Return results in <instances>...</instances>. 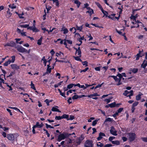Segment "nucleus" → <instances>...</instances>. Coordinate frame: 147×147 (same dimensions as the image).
<instances>
[{"label":"nucleus","instance_id":"f257e3e1","mask_svg":"<svg viewBox=\"0 0 147 147\" xmlns=\"http://www.w3.org/2000/svg\"><path fill=\"white\" fill-rule=\"evenodd\" d=\"M70 134H68V133L64 132L63 133L59 135L57 140L59 142H60L61 140H64L65 138H68V136Z\"/></svg>","mask_w":147,"mask_h":147},{"label":"nucleus","instance_id":"f03ea898","mask_svg":"<svg viewBox=\"0 0 147 147\" xmlns=\"http://www.w3.org/2000/svg\"><path fill=\"white\" fill-rule=\"evenodd\" d=\"M17 135L15 134H8L7 135V138L10 141L13 142L17 140Z\"/></svg>","mask_w":147,"mask_h":147},{"label":"nucleus","instance_id":"7ed1b4c3","mask_svg":"<svg viewBox=\"0 0 147 147\" xmlns=\"http://www.w3.org/2000/svg\"><path fill=\"white\" fill-rule=\"evenodd\" d=\"M129 136V140L130 142L134 141L136 137V134L134 133H129L128 134Z\"/></svg>","mask_w":147,"mask_h":147},{"label":"nucleus","instance_id":"20e7f679","mask_svg":"<svg viewBox=\"0 0 147 147\" xmlns=\"http://www.w3.org/2000/svg\"><path fill=\"white\" fill-rule=\"evenodd\" d=\"M15 48L17 49L18 51L20 53H23L27 52V50L26 49L21 46L16 47Z\"/></svg>","mask_w":147,"mask_h":147},{"label":"nucleus","instance_id":"39448f33","mask_svg":"<svg viewBox=\"0 0 147 147\" xmlns=\"http://www.w3.org/2000/svg\"><path fill=\"white\" fill-rule=\"evenodd\" d=\"M16 45V43L14 41H11L9 42H8L4 45V46L6 47L7 46H9L12 47H15Z\"/></svg>","mask_w":147,"mask_h":147},{"label":"nucleus","instance_id":"423d86ee","mask_svg":"<svg viewBox=\"0 0 147 147\" xmlns=\"http://www.w3.org/2000/svg\"><path fill=\"white\" fill-rule=\"evenodd\" d=\"M92 141L89 140H87L84 144L85 147H93V144Z\"/></svg>","mask_w":147,"mask_h":147},{"label":"nucleus","instance_id":"0eeeda50","mask_svg":"<svg viewBox=\"0 0 147 147\" xmlns=\"http://www.w3.org/2000/svg\"><path fill=\"white\" fill-rule=\"evenodd\" d=\"M110 133L113 135L116 136L117 135V131L115 130L114 126H112L111 127V129L110 130Z\"/></svg>","mask_w":147,"mask_h":147},{"label":"nucleus","instance_id":"6e6552de","mask_svg":"<svg viewBox=\"0 0 147 147\" xmlns=\"http://www.w3.org/2000/svg\"><path fill=\"white\" fill-rule=\"evenodd\" d=\"M117 76L119 77V82L116 84L117 86H119L121 85L122 84V83L121 82V81L122 78V75L120 73H118L117 75Z\"/></svg>","mask_w":147,"mask_h":147},{"label":"nucleus","instance_id":"1a4fd4ad","mask_svg":"<svg viewBox=\"0 0 147 147\" xmlns=\"http://www.w3.org/2000/svg\"><path fill=\"white\" fill-rule=\"evenodd\" d=\"M86 96V95H82L80 96H78L77 95H75L72 97V99L73 100H75L79 98H81Z\"/></svg>","mask_w":147,"mask_h":147},{"label":"nucleus","instance_id":"9d476101","mask_svg":"<svg viewBox=\"0 0 147 147\" xmlns=\"http://www.w3.org/2000/svg\"><path fill=\"white\" fill-rule=\"evenodd\" d=\"M103 136H105V134L102 132H100L99 133V136L97 137V140L98 141H100L102 138Z\"/></svg>","mask_w":147,"mask_h":147},{"label":"nucleus","instance_id":"9b49d317","mask_svg":"<svg viewBox=\"0 0 147 147\" xmlns=\"http://www.w3.org/2000/svg\"><path fill=\"white\" fill-rule=\"evenodd\" d=\"M11 68L13 69L18 70L20 69L19 66L16 64H12L11 65Z\"/></svg>","mask_w":147,"mask_h":147},{"label":"nucleus","instance_id":"f8f14e48","mask_svg":"<svg viewBox=\"0 0 147 147\" xmlns=\"http://www.w3.org/2000/svg\"><path fill=\"white\" fill-rule=\"evenodd\" d=\"M28 29H29V30H32L33 32H37L39 31L36 27H32L31 26L30 27H29Z\"/></svg>","mask_w":147,"mask_h":147},{"label":"nucleus","instance_id":"ddd939ff","mask_svg":"<svg viewBox=\"0 0 147 147\" xmlns=\"http://www.w3.org/2000/svg\"><path fill=\"white\" fill-rule=\"evenodd\" d=\"M139 94L136 96V100L138 101L141 98V96L143 95V94L141 92H139Z\"/></svg>","mask_w":147,"mask_h":147},{"label":"nucleus","instance_id":"4468645a","mask_svg":"<svg viewBox=\"0 0 147 147\" xmlns=\"http://www.w3.org/2000/svg\"><path fill=\"white\" fill-rule=\"evenodd\" d=\"M35 125L38 128H41L44 125V124L42 122L40 124H39V123L38 122H36V123Z\"/></svg>","mask_w":147,"mask_h":147},{"label":"nucleus","instance_id":"2eb2a0df","mask_svg":"<svg viewBox=\"0 0 147 147\" xmlns=\"http://www.w3.org/2000/svg\"><path fill=\"white\" fill-rule=\"evenodd\" d=\"M99 96V95L97 93H94L92 94H91L90 95H88L86 96H88L89 98H92V97L93 96Z\"/></svg>","mask_w":147,"mask_h":147},{"label":"nucleus","instance_id":"dca6fc26","mask_svg":"<svg viewBox=\"0 0 147 147\" xmlns=\"http://www.w3.org/2000/svg\"><path fill=\"white\" fill-rule=\"evenodd\" d=\"M51 110L53 111L57 112L60 113L61 112V111H60L58 109L54 107H53L52 108Z\"/></svg>","mask_w":147,"mask_h":147},{"label":"nucleus","instance_id":"f3484780","mask_svg":"<svg viewBox=\"0 0 147 147\" xmlns=\"http://www.w3.org/2000/svg\"><path fill=\"white\" fill-rule=\"evenodd\" d=\"M145 61V60H144L143 61V63L141 65V67L143 68H145L147 66V62H146V63H144Z\"/></svg>","mask_w":147,"mask_h":147},{"label":"nucleus","instance_id":"a211bd4d","mask_svg":"<svg viewBox=\"0 0 147 147\" xmlns=\"http://www.w3.org/2000/svg\"><path fill=\"white\" fill-rule=\"evenodd\" d=\"M113 122L114 121L113 120V119L111 118L108 117L107 118H106L104 121V123L107 122Z\"/></svg>","mask_w":147,"mask_h":147},{"label":"nucleus","instance_id":"6ab92c4d","mask_svg":"<svg viewBox=\"0 0 147 147\" xmlns=\"http://www.w3.org/2000/svg\"><path fill=\"white\" fill-rule=\"evenodd\" d=\"M74 3L77 4L78 8H79L81 4V2H79L78 0H74Z\"/></svg>","mask_w":147,"mask_h":147},{"label":"nucleus","instance_id":"aec40b11","mask_svg":"<svg viewBox=\"0 0 147 147\" xmlns=\"http://www.w3.org/2000/svg\"><path fill=\"white\" fill-rule=\"evenodd\" d=\"M130 71H131L133 73L135 74L138 72V69L136 68H131L130 69Z\"/></svg>","mask_w":147,"mask_h":147},{"label":"nucleus","instance_id":"412c9836","mask_svg":"<svg viewBox=\"0 0 147 147\" xmlns=\"http://www.w3.org/2000/svg\"><path fill=\"white\" fill-rule=\"evenodd\" d=\"M80 57V56H73L74 58L77 61H80L81 62H82V60L80 58V57Z\"/></svg>","mask_w":147,"mask_h":147},{"label":"nucleus","instance_id":"4be33fe9","mask_svg":"<svg viewBox=\"0 0 147 147\" xmlns=\"http://www.w3.org/2000/svg\"><path fill=\"white\" fill-rule=\"evenodd\" d=\"M20 27L22 28H27L28 30H29V29H28V28L31 26H29V24H26L24 25H20Z\"/></svg>","mask_w":147,"mask_h":147},{"label":"nucleus","instance_id":"5701e85b","mask_svg":"<svg viewBox=\"0 0 147 147\" xmlns=\"http://www.w3.org/2000/svg\"><path fill=\"white\" fill-rule=\"evenodd\" d=\"M42 39V37L41 36L40 39L38 40L37 44L38 45H41Z\"/></svg>","mask_w":147,"mask_h":147},{"label":"nucleus","instance_id":"b1692460","mask_svg":"<svg viewBox=\"0 0 147 147\" xmlns=\"http://www.w3.org/2000/svg\"><path fill=\"white\" fill-rule=\"evenodd\" d=\"M141 51H139V53L137 54L136 55V60H138L139 59V58L140 57H142V56L140 55Z\"/></svg>","mask_w":147,"mask_h":147},{"label":"nucleus","instance_id":"393cba45","mask_svg":"<svg viewBox=\"0 0 147 147\" xmlns=\"http://www.w3.org/2000/svg\"><path fill=\"white\" fill-rule=\"evenodd\" d=\"M11 63V60L9 59L7 61L5 62L3 64V65L5 66H7L8 64H10Z\"/></svg>","mask_w":147,"mask_h":147},{"label":"nucleus","instance_id":"a878e982","mask_svg":"<svg viewBox=\"0 0 147 147\" xmlns=\"http://www.w3.org/2000/svg\"><path fill=\"white\" fill-rule=\"evenodd\" d=\"M61 31H63V34H67L68 32V30L66 28H64L63 27L61 28Z\"/></svg>","mask_w":147,"mask_h":147},{"label":"nucleus","instance_id":"bb28decb","mask_svg":"<svg viewBox=\"0 0 147 147\" xmlns=\"http://www.w3.org/2000/svg\"><path fill=\"white\" fill-rule=\"evenodd\" d=\"M109 106L111 108H113L116 107V102H114L111 103L109 104Z\"/></svg>","mask_w":147,"mask_h":147},{"label":"nucleus","instance_id":"cd10ccee","mask_svg":"<svg viewBox=\"0 0 147 147\" xmlns=\"http://www.w3.org/2000/svg\"><path fill=\"white\" fill-rule=\"evenodd\" d=\"M112 143L113 144H115L117 145L120 144V142L118 140L113 141H112Z\"/></svg>","mask_w":147,"mask_h":147},{"label":"nucleus","instance_id":"c85d7f7f","mask_svg":"<svg viewBox=\"0 0 147 147\" xmlns=\"http://www.w3.org/2000/svg\"><path fill=\"white\" fill-rule=\"evenodd\" d=\"M94 13V11L92 9H90V10H89L88 11H87L86 12V13H89L90 16H91L93 13Z\"/></svg>","mask_w":147,"mask_h":147},{"label":"nucleus","instance_id":"c756f323","mask_svg":"<svg viewBox=\"0 0 147 147\" xmlns=\"http://www.w3.org/2000/svg\"><path fill=\"white\" fill-rule=\"evenodd\" d=\"M62 118L63 119H66L67 120L68 118V117L69 115H68L64 114L62 116Z\"/></svg>","mask_w":147,"mask_h":147},{"label":"nucleus","instance_id":"7c9ffc66","mask_svg":"<svg viewBox=\"0 0 147 147\" xmlns=\"http://www.w3.org/2000/svg\"><path fill=\"white\" fill-rule=\"evenodd\" d=\"M63 81H60L59 83L57 84L54 85V87L55 88H57L59 86H60L61 85L62 83H63Z\"/></svg>","mask_w":147,"mask_h":147},{"label":"nucleus","instance_id":"2f4dec72","mask_svg":"<svg viewBox=\"0 0 147 147\" xmlns=\"http://www.w3.org/2000/svg\"><path fill=\"white\" fill-rule=\"evenodd\" d=\"M113 98L112 97H110L108 99H105L104 100V101L107 102V103H108L110 102L111 101V100Z\"/></svg>","mask_w":147,"mask_h":147},{"label":"nucleus","instance_id":"473e14b6","mask_svg":"<svg viewBox=\"0 0 147 147\" xmlns=\"http://www.w3.org/2000/svg\"><path fill=\"white\" fill-rule=\"evenodd\" d=\"M76 53H78V56H80V57H81L82 52L81 51L76 50V52L75 55H76Z\"/></svg>","mask_w":147,"mask_h":147},{"label":"nucleus","instance_id":"72a5a7b5","mask_svg":"<svg viewBox=\"0 0 147 147\" xmlns=\"http://www.w3.org/2000/svg\"><path fill=\"white\" fill-rule=\"evenodd\" d=\"M75 119V117L74 116L71 115L70 116V117H68V118L67 119V120H72Z\"/></svg>","mask_w":147,"mask_h":147},{"label":"nucleus","instance_id":"f704fd0d","mask_svg":"<svg viewBox=\"0 0 147 147\" xmlns=\"http://www.w3.org/2000/svg\"><path fill=\"white\" fill-rule=\"evenodd\" d=\"M130 93V91H128L127 90H125V91L124 93L123 94V95H124V96H127V94Z\"/></svg>","mask_w":147,"mask_h":147},{"label":"nucleus","instance_id":"c9c22d12","mask_svg":"<svg viewBox=\"0 0 147 147\" xmlns=\"http://www.w3.org/2000/svg\"><path fill=\"white\" fill-rule=\"evenodd\" d=\"M62 119V116H56L55 117V119L56 120H60Z\"/></svg>","mask_w":147,"mask_h":147},{"label":"nucleus","instance_id":"e433bc0d","mask_svg":"<svg viewBox=\"0 0 147 147\" xmlns=\"http://www.w3.org/2000/svg\"><path fill=\"white\" fill-rule=\"evenodd\" d=\"M82 26H83V25H82V26H79V27L78 26H76V27L77 28V29L78 30H79L80 31H81L83 29Z\"/></svg>","mask_w":147,"mask_h":147},{"label":"nucleus","instance_id":"4c0bfd02","mask_svg":"<svg viewBox=\"0 0 147 147\" xmlns=\"http://www.w3.org/2000/svg\"><path fill=\"white\" fill-rule=\"evenodd\" d=\"M130 94L128 95H127V97L129 96V98L131 99V96H132L134 94L133 91V90H131L130 91Z\"/></svg>","mask_w":147,"mask_h":147},{"label":"nucleus","instance_id":"58836bf2","mask_svg":"<svg viewBox=\"0 0 147 147\" xmlns=\"http://www.w3.org/2000/svg\"><path fill=\"white\" fill-rule=\"evenodd\" d=\"M74 86V84H71L68 85L67 86V87L68 89H69L72 88Z\"/></svg>","mask_w":147,"mask_h":147},{"label":"nucleus","instance_id":"ea45409f","mask_svg":"<svg viewBox=\"0 0 147 147\" xmlns=\"http://www.w3.org/2000/svg\"><path fill=\"white\" fill-rule=\"evenodd\" d=\"M9 7L11 8L12 9H15L16 8V6H15L13 4L9 5Z\"/></svg>","mask_w":147,"mask_h":147},{"label":"nucleus","instance_id":"a19ab883","mask_svg":"<svg viewBox=\"0 0 147 147\" xmlns=\"http://www.w3.org/2000/svg\"><path fill=\"white\" fill-rule=\"evenodd\" d=\"M53 3H55L57 7H59V1L58 0H53Z\"/></svg>","mask_w":147,"mask_h":147},{"label":"nucleus","instance_id":"79ce46f5","mask_svg":"<svg viewBox=\"0 0 147 147\" xmlns=\"http://www.w3.org/2000/svg\"><path fill=\"white\" fill-rule=\"evenodd\" d=\"M45 125H46V127L47 129L48 128H51V129H54V127H53L52 126H51L50 125H49L47 123L45 124Z\"/></svg>","mask_w":147,"mask_h":147},{"label":"nucleus","instance_id":"37998d69","mask_svg":"<svg viewBox=\"0 0 147 147\" xmlns=\"http://www.w3.org/2000/svg\"><path fill=\"white\" fill-rule=\"evenodd\" d=\"M130 18L131 20H132L133 21H136V18L133 15H131Z\"/></svg>","mask_w":147,"mask_h":147},{"label":"nucleus","instance_id":"c03bdc74","mask_svg":"<svg viewBox=\"0 0 147 147\" xmlns=\"http://www.w3.org/2000/svg\"><path fill=\"white\" fill-rule=\"evenodd\" d=\"M81 62L82 63L83 65H85V66H88V63L87 61H83V62L82 61Z\"/></svg>","mask_w":147,"mask_h":147},{"label":"nucleus","instance_id":"a18cd8bd","mask_svg":"<svg viewBox=\"0 0 147 147\" xmlns=\"http://www.w3.org/2000/svg\"><path fill=\"white\" fill-rule=\"evenodd\" d=\"M98 120H95L94 121H93L92 123V125L93 126H95L97 123Z\"/></svg>","mask_w":147,"mask_h":147},{"label":"nucleus","instance_id":"49530a36","mask_svg":"<svg viewBox=\"0 0 147 147\" xmlns=\"http://www.w3.org/2000/svg\"><path fill=\"white\" fill-rule=\"evenodd\" d=\"M37 127L36 125H34L32 127V131L34 134H35L36 133L35 128Z\"/></svg>","mask_w":147,"mask_h":147},{"label":"nucleus","instance_id":"de8ad7c7","mask_svg":"<svg viewBox=\"0 0 147 147\" xmlns=\"http://www.w3.org/2000/svg\"><path fill=\"white\" fill-rule=\"evenodd\" d=\"M11 58H12L11 60V63H13L15 60V56L14 55L11 57Z\"/></svg>","mask_w":147,"mask_h":147},{"label":"nucleus","instance_id":"09e8293b","mask_svg":"<svg viewBox=\"0 0 147 147\" xmlns=\"http://www.w3.org/2000/svg\"><path fill=\"white\" fill-rule=\"evenodd\" d=\"M138 102L137 101H135L134 103L132 105V106L134 107H135L138 104Z\"/></svg>","mask_w":147,"mask_h":147},{"label":"nucleus","instance_id":"8fccbe9b","mask_svg":"<svg viewBox=\"0 0 147 147\" xmlns=\"http://www.w3.org/2000/svg\"><path fill=\"white\" fill-rule=\"evenodd\" d=\"M117 76H109V78L111 77L113 78L114 79L115 81H116V80H117Z\"/></svg>","mask_w":147,"mask_h":147},{"label":"nucleus","instance_id":"3c124183","mask_svg":"<svg viewBox=\"0 0 147 147\" xmlns=\"http://www.w3.org/2000/svg\"><path fill=\"white\" fill-rule=\"evenodd\" d=\"M123 108H119L117 111V112L118 113H121L123 110Z\"/></svg>","mask_w":147,"mask_h":147},{"label":"nucleus","instance_id":"603ef678","mask_svg":"<svg viewBox=\"0 0 147 147\" xmlns=\"http://www.w3.org/2000/svg\"><path fill=\"white\" fill-rule=\"evenodd\" d=\"M104 82H102L101 84H99L98 85L96 86L95 87V88H94L95 89H96L97 88L101 87L104 84Z\"/></svg>","mask_w":147,"mask_h":147},{"label":"nucleus","instance_id":"864d4df0","mask_svg":"<svg viewBox=\"0 0 147 147\" xmlns=\"http://www.w3.org/2000/svg\"><path fill=\"white\" fill-rule=\"evenodd\" d=\"M141 139L143 141L147 142V137H142L141 138Z\"/></svg>","mask_w":147,"mask_h":147},{"label":"nucleus","instance_id":"5fc2aeb1","mask_svg":"<svg viewBox=\"0 0 147 147\" xmlns=\"http://www.w3.org/2000/svg\"><path fill=\"white\" fill-rule=\"evenodd\" d=\"M71 97H69L68 100H67V102L69 103V104L72 103V101H71Z\"/></svg>","mask_w":147,"mask_h":147},{"label":"nucleus","instance_id":"6e6d98bb","mask_svg":"<svg viewBox=\"0 0 147 147\" xmlns=\"http://www.w3.org/2000/svg\"><path fill=\"white\" fill-rule=\"evenodd\" d=\"M44 102L46 103V104L47 106H49L50 105L49 99H46L45 100Z\"/></svg>","mask_w":147,"mask_h":147},{"label":"nucleus","instance_id":"4d7b16f0","mask_svg":"<svg viewBox=\"0 0 147 147\" xmlns=\"http://www.w3.org/2000/svg\"><path fill=\"white\" fill-rule=\"evenodd\" d=\"M88 69H89L88 67H87L86 68H85V69H84L81 70V71H80V72L82 73V72H85L87 71Z\"/></svg>","mask_w":147,"mask_h":147},{"label":"nucleus","instance_id":"13d9d810","mask_svg":"<svg viewBox=\"0 0 147 147\" xmlns=\"http://www.w3.org/2000/svg\"><path fill=\"white\" fill-rule=\"evenodd\" d=\"M23 15H24L23 13H22V14L19 13V14H18V15L20 18H24V17L22 16Z\"/></svg>","mask_w":147,"mask_h":147},{"label":"nucleus","instance_id":"bf43d9fd","mask_svg":"<svg viewBox=\"0 0 147 147\" xmlns=\"http://www.w3.org/2000/svg\"><path fill=\"white\" fill-rule=\"evenodd\" d=\"M52 69L51 67L47 68V71L49 72V73H50L51 72Z\"/></svg>","mask_w":147,"mask_h":147},{"label":"nucleus","instance_id":"052dcab7","mask_svg":"<svg viewBox=\"0 0 147 147\" xmlns=\"http://www.w3.org/2000/svg\"><path fill=\"white\" fill-rule=\"evenodd\" d=\"M115 137L114 136H112V137H110L109 138V140L110 141H111L112 142V140L115 139Z\"/></svg>","mask_w":147,"mask_h":147},{"label":"nucleus","instance_id":"680f3d73","mask_svg":"<svg viewBox=\"0 0 147 147\" xmlns=\"http://www.w3.org/2000/svg\"><path fill=\"white\" fill-rule=\"evenodd\" d=\"M65 41H66L69 44H72V41L71 40H64Z\"/></svg>","mask_w":147,"mask_h":147},{"label":"nucleus","instance_id":"e2e57ef3","mask_svg":"<svg viewBox=\"0 0 147 147\" xmlns=\"http://www.w3.org/2000/svg\"><path fill=\"white\" fill-rule=\"evenodd\" d=\"M112 146V144H106L103 147H111Z\"/></svg>","mask_w":147,"mask_h":147},{"label":"nucleus","instance_id":"0e129e2a","mask_svg":"<svg viewBox=\"0 0 147 147\" xmlns=\"http://www.w3.org/2000/svg\"><path fill=\"white\" fill-rule=\"evenodd\" d=\"M6 110L9 113L10 115L11 116L12 115V113L11 112V110L9 109H7Z\"/></svg>","mask_w":147,"mask_h":147},{"label":"nucleus","instance_id":"69168bd1","mask_svg":"<svg viewBox=\"0 0 147 147\" xmlns=\"http://www.w3.org/2000/svg\"><path fill=\"white\" fill-rule=\"evenodd\" d=\"M96 145L98 147H102L103 146L104 144L102 143H100V144H97Z\"/></svg>","mask_w":147,"mask_h":147},{"label":"nucleus","instance_id":"338daca9","mask_svg":"<svg viewBox=\"0 0 147 147\" xmlns=\"http://www.w3.org/2000/svg\"><path fill=\"white\" fill-rule=\"evenodd\" d=\"M95 70L96 71H100V67H98L94 68Z\"/></svg>","mask_w":147,"mask_h":147},{"label":"nucleus","instance_id":"774afa93","mask_svg":"<svg viewBox=\"0 0 147 147\" xmlns=\"http://www.w3.org/2000/svg\"><path fill=\"white\" fill-rule=\"evenodd\" d=\"M122 139L123 142H125L127 140V138L125 137H123Z\"/></svg>","mask_w":147,"mask_h":147}]
</instances>
